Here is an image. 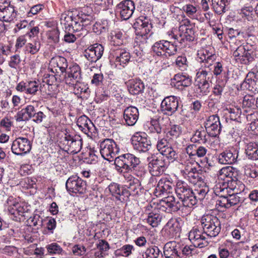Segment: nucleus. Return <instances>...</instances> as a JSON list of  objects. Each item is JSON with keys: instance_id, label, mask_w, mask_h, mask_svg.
Wrapping results in <instances>:
<instances>
[{"instance_id": "obj_1", "label": "nucleus", "mask_w": 258, "mask_h": 258, "mask_svg": "<svg viewBox=\"0 0 258 258\" xmlns=\"http://www.w3.org/2000/svg\"><path fill=\"white\" fill-rule=\"evenodd\" d=\"M140 163V159L134 155L130 153L122 154L115 157L114 165L116 170L120 173H128L130 171H136L135 174L138 176H142L145 173V172L142 167V170L137 172V168H139Z\"/></svg>"}, {"instance_id": "obj_2", "label": "nucleus", "mask_w": 258, "mask_h": 258, "mask_svg": "<svg viewBox=\"0 0 258 258\" xmlns=\"http://www.w3.org/2000/svg\"><path fill=\"white\" fill-rule=\"evenodd\" d=\"M212 73L209 71L199 69L195 82V92L197 97L207 95L210 91V79Z\"/></svg>"}, {"instance_id": "obj_3", "label": "nucleus", "mask_w": 258, "mask_h": 258, "mask_svg": "<svg viewBox=\"0 0 258 258\" xmlns=\"http://www.w3.org/2000/svg\"><path fill=\"white\" fill-rule=\"evenodd\" d=\"M201 223L204 233L208 237H216L221 231V223L216 216L204 215L201 218Z\"/></svg>"}, {"instance_id": "obj_4", "label": "nucleus", "mask_w": 258, "mask_h": 258, "mask_svg": "<svg viewBox=\"0 0 258 258\" xmlns=\"http://www.w3.org/2000/svg\"><path fill=\"white\" fill-rule=\"evenodd\" d=\"M60 146L69 153L77 154L82 149V139L80 136L71 135L66 130L60 141Z\"/></svg>"}, {"instance_id": "obj_5", "label": "nucleus", "mask_w": 258, "mask_h": 258, "mask_svg": "<svg viewBox=\"0 0 258 258\" xmlns=\"http://www.w3.org/2000/svg\"><path fill=\"white\" fill-rule=\"evenodd\" d=\"M163 156L156 154L148 157V169L152 175L159 176L167 168V164Z\"/></svg>"}, {"instance_id": "obj_6", "label": "nucleus", "mask_w": 258, "mask_h": 258, "mask_svg": "<svg viewBox=\"0 0 258 258\" xmlns=\"http://www.w3.org/2000/svg\"><path fill=\"white\" fill-rule=\"evenodd\" d=\"M152 50L158 56L167 57L175 55L177 48L175 42L162 40L154 44Z\"/></svg>"}, {"instance_id": "obj_7", "label": "nucleus", "mask_w": 258, "mask_h": 258, "mask_svg": "<svg viewBox=\"0 0 258 258\" xmlns=\"http://www.w3.org/2000/svg\"><path fill=\"white\" fill-rule=\"evenodd\" d=\"M119 148L112 139H106L100 144V153L105 160L111 161L119 153Z\"/></svg>"}, {"instance_id": "obj_8", "label": "nucleus", "mask_w": 258, "mask_h": 258, "mask_svg": "<svg viewBox=\"0 0 258 258\" xmlns=\"http://www.w3.org/2000/svg\"><path fill=\"white\" fill-rule=\"evenodd\" d=\"M175 190L178 198L181 201H184V205H189L196 203L195 197L193 195V190H191L184 181H178L176 183Z\"/></svg>"}, {"instance_id": "obj_9", "label": "nucleus", "mask_w": 258, "mask_h": 258, "mask_svg": "<svg viewBox=\"0 0 258 258\" xmlns=\"http://www.w3.org/2000/svg\"><path fill=\"white\" fill-rule=\"evenodd\" d=\"M132 143L134 150L140 153L148 152L152 146L150 140L144 133H136L132 138Z\"/></svg>"}, {"instance_id": "obj_10", "label": "nucleus", "mask_w": 258, "mask_h": 258, "mask_svg": "<svg viewBox=\"0 0 258 258\" xmlns=\"http://www.w3.org/2000/svg\"><path fill=\"white\" fill-rule=\"evenodd\" d=\"M66 186L69 192L83 194L87 188L86 182L77 175L70 176L66 181Z\"/></svg>"}, {"instance_id": "obj_11", "label": "nucleus", "mask_w": 258, "mask_h": 258, "mask_svg": "<svg viewBox=\"0 0 258 258\" xmlns=\"http://www.w3.org/2000/svg\"><path fill=\"white\" fill-rule=\"evenodd\" d=\"M77 19L79 26L76 28V33L78 37H83L88 34L89 26L93 22V19L92 16L83 13L78 14Z\"/></svg>"}, {"instance_id": "obj_12", "label": "nucleus", "mask_w": 258, "mask_h": 258, "mask_svg": "<svg viewBox=\"0 0 258 258\" xmlns=\"http://www.w3.org/2000/svg\"><path fill=\"white\" fill-rule=\"evenodd\" d=\"M206 132L211 137H216L218 136L221 130V124L219 117L216 115L209 116L204 122Z\"/></svg>"}, {"instance_id": "obj_13", "label": "nucleus", "mask_w": 258, "mask_h": 258, "mask_svg": "<svg viewBox=\"0 0 258 258\" xmlns=\"http://www.w3.org/2000/svg\"><path fill=\"white\" fill-rule=\"evenodd\" d=\"M68 67L67 60L60 56L53 57L49 61V69L53 74H58L62 76L67 73Z\"/></svg>"}, {"instance_id": "obj_14", "label": "nucleus", "mask_w": 258, "mask_h": 258, "mask_svg": "<svg viewBox=\"0 0 258 258\" xmlns=\"http://www.w3.org/2000/svg\"><path fill=\"white\" fill-rule=\"evenodd\" d=\"M31 149L30 141L26 138L19 137L15 139L11 146L12 152L17 155H23L29 153Z\"/></svg>"}, {"instance_id": "obj_15", "label": "nucleus", "mask_w": 258, "mask_h": 258, "mask_svg": "<svg viewBox=\"0 0 258 258\" xmlns=\"http://www.w3.org/2000/svg\"><path fill=\"white\" fill-rule=\"evenodd\" d=\"M64 81L69 85H74L79 83L82 79L81 70L77 64L70 66L68 72L63 75Z\"/></svg>"}, {"instance_id": "obj_16", "label": "nucleus", "mask_w": 258, "mask_h": 258, "mask_svg": "<svg viewBox=\"0 0 258 258\" xmlns=\"http://www.w3.org/2000/svg\"><path fill=\"white\" fill-rule=\"evenodd\" d=\"M178 99L174 96L165 97L161 103V111L163 114L172 115L177 110Z\"/></svg>"}, {"instance_id": "obj_17", "label": "nucleus", "mask_w": 258, "mask_h": 258, "mask_svg": "<svg viewBox=\"0 0 258 258\" xmlns=\"http://www.w3.org/2000/svg\"><path fill=\"white\" fill-rule=\"evenodd\" d=\"M205 235L203 230H200L197 227H194L188 233V237L195 246L202 248L208 245Z\"/></svg>"}, {"instance_id": "obj_18", "label": "nucleus", "mask_w": 258, "mask_h": 258, "mask_svg": "<svg viewBox=\"0 0 258 258\" xmlns=\"http://www.w3.org/2000/svg\"><path fill=\"white\" fill-rule=\"evenodd\" d=\"M157 149L160 152V154L166 157L171 161H174L178 157L176 152L168 144L167 140L164 138L158 140Z\"/></svg>"}, {"instance_id": "obj_19", "label": "nucleus", "mask_w": 258, "mask_h": 258, "mask_svg": "<svg viewBox=\"0 0 258 258\" xmlns=\"http://www.w3.org/2000/svg\"><path fill=\"white\" fill-rule=\"evenodd\" d=\"M78 14L76 15L73 12L68 11L61 14L60 21L61 25L64 26L66 29L69 31L72 30L76 33V28L79 27L77 25Z\"/></svg>"}, {"instance_id": "obj_20", "label": "nucleus", "mask_w": 258, "mask_h": 258, "mask_svg": "<svg viewBox=\"0 0 258 258\" xmlns=\"http://www.w3.org/2000/svg\"><path fill=\"white\" fill-rule=\"evenodd\" d=\"M104 47L96 43L85 50L84 56L91 63L95 62L102 57Z\"/></svg>"}, {"instance_id": "obj_21", "label": "nucleus", "mask_w": 258, "mask_h": 258, "mask_svg": "<svg viewBox=\"0 0 258 258\" xmlns=\"http://www.w3.org/2000/svg\"><path fill=\"white\" fill-rule=\"evenodd\" d=\"M135 9L134 2L131 0H124L119 3L116 7V11L124 20H128L132 16Z\"/></svg>"}, {"instance_id": "obj_22", "label": "nucleus", "mask_w": 258, "mask_h": 258, "mask_svg": "<svg viewBox=\"0 0 258 258\" xmlns=\"http://www.w3.org/2000/svg\"><path fill=\"white\" fill-rule=\"evenodd\" d=\"M198 61L202 64L200 69L204 71H209L211 72L214 62L216 61L217 56L215 54H211L207 50L203 52L198 53Z\"/></svg>"}, {"instance_id": "obj_23", "label": "nucleus", "mask_w": 258, "mask_h": 258, "mask_svg": "<svg viewBox=\"0 0 258 258\" xmlns=\"http://www.w3.org/2000/svg\"><path fill=\"white\" fill-rule=\"evenodd\" d=\"M134 28L138 34L143 36L150 32L152 25L150 19L147 17L141 16L134 23Z\"/></svg>"}, {"instance_id": "obj_24", "label": "nucleus", "mask_w": 258, "mask_h": 258, "mask_svg": "<svg viewBox=\"0 0 258 258\" xmlns=\"http://www.w3.org/2000/svg\"><path fill=\"white\" fill-rule=\"evenodd\" d=\"M125 186L128 189L130 194H138L142 189L140 180L129 173L123 174Z\"/></svg>"}, {"instance_id": "obj_25", "label": "nucleus", "mask_w": 258, "mask_h": 258, "mask_svg": "<svg viewBox=\"0 0 258 258\" xmlns=\"http://www.w3.org/2000/svg\"><path fill=\"white\" fill-rule=\"evenodd\" d=\"M174 187V183L169 179L166 177L162 178L158 181L155 189V192L157 194V196L171 193Z\"/></svg>"}, {"instance_id": "obj_26", "label": "nucleus", "mask_w": 258, "mask_h": 258, "mask_svg": "<svg viewBox=\"0 0 258 258\" xmlns=\"http://www.w3.org/2000/svg\"><path fill=\"white\" fill-rule=\"evenodd\" d=\"M184 26L181 27L180 29L179 34L173 35V37L179 43H182L185 41H193L195 38V31L193 27L184 29Z\"/></svg>"}, {"instance_id": "obj_27", "label": "nucleus", "mask_w": 258, "mask_h": 258, "mask_svg": "<svg viewBox=\"0 0 258 258\" xmlns=\"http://www.w3.org/2000/svg\"><path fill=\"white\" fill-rule=\"evenodd\" d=\"M138 109L133 106L126 108L123 112V118L126 124L129 126H133L136 124L139 118Z\"/></svg>"}, {"instance_id": "obj_28", "label": "nucleus", "mask_w": 258, "mask_h": 258, "mask_svg": "<svg viewBox=\"0 0 258 258\" xmlns=\"http://www.w3.org/2000/svg\"><path fill=\"white\" fill-rule=\"evenodd\" d=\"M237 158L238 152L236 150H226L219 154L218 160L222 164H231L236 162Z\"/></svg>"}, {"instance_id": "obj_29", "label": "nucleus", "mask_w": 258, "mask_h": 258, "mask_svg": "<svg viewBox=\"0 0 258 258\" xmlns=\"http://www.w3.org/2000/svg\"><path fill=\"white\" fill-rule=\"evenodd\" d=\"M116 55L114 64L118 69L124 67L125 65L130 61V54L124 49L118 50L116 52Z\"/></svg>"}, {"instance_id": "obj_30", "label": "nucleus", "mask_w": 258, "mask_h": 258, "mask_svg": "<svg viewBox=\"0 0 258 258\" xmlns=\"http://www.w3.org/2000/svg\"><path fill=\"white\" fill-rule=\"evenodd\" d=\"M164 254L166 258H181L174 241H170L165 244L164 247Z\"/></svg>"}, {"instance_id": "obj_31", "label": "nucleus", "mask_w": 258, "mask_h": 258, "mask_svg": "<svg viewBox=\"0 0 258 258\" xmlns=\"http://www.w3.org/2000/svg\"><path fill=\"white\" fill-rule=\"evenodd\" d=\"M172 84H174L175 87L179 90H182L183 88L189 86L191 84V79L188 76L183 75L180 74H177L174 77Z\"/></svg>"}, {"instance_id": "obj_32", "label": "nucleus", "mask_w": 258, "mask_h": 258, "mask_svg": "<svg viewBox=\"0 0 258 258\" xmlns=\"http://www.w3.org/2000/svg\"><path fill=\"white\" fill-rule=\"evenodd\" d=\"M161 205L165 207L169 212H176L180 210L181 203L175 200V198L168 196L165 197L161 202Z\"/></svg>"}, {"instance_id": "obj_33", "label": "nucleus", "mask_w": 258, "mask_h": 258, "mask_svg": "<svg viewBox=\"0 0 258 258\" xmlns=\"http://www.w3.org/2000/svg\"><path fill=\"white\" fill-rule=\"evenodd\" d=\"M77 124L85 134L91 133L94 126L92 121L86 115L80 116L77 119Z\"/></svg>"}, {"instance_id": "obj_34", "label": "nucleus", "mask_w": 258, "mask_h": 258, "mask_svg": "<svg viewBox=\"0 0 258 258\" xmlns=\"http://www.w3.org/2000/svg\"><path fill=\"white\" fill-rule=\"evenodd\" d=\"M209 191V187L204 182H201L199 184L195 185V188L193 190L194 196L195 197L196 204L198 200H202Z\"/></svg>"}, {"instance_id": "obj_35", "label": "nucleus", "mask_w": 258, "mask_h": 258, "mask_svg": "<svg viewBox=\"0 0 258 258\" xmlns=\"http://www.w3.org/2000/svg\"><path fill=\"white\" fill-rule=\"evenodd\" d=\"M128 90L133 95L142 92L145 88L144 84L140 80H131L127 82Z\"/></svg>"}, {"instance_id": "obj_36", "label": "nucleus", "mask_w": 258, "mask_h": 258, "mask_svg": "<svg viewBox=\"0 0 258 258\" xmlns=\"http://www.w3.org/2000/svg\"><path fill=\"white\" fill-rule=\"evenodd\" d=\"M212 2L215 13L221 15L226 12V7L230 4V0H212Z\"/></svg>"}, {"instance_id": "obj_37", "label": "nucleus", "mask_w": 258, "mask_h": 258, "mask_svg": "<svg viewBox=\"0 0 258 258\" xmlns=\"http://www.w3.org/2000/svg\"><path fill=\"white\" fill-rule=\"evenodd\" d=\"M40 47L41 42L39 39L37 38L26 44L25 51L26 53L35 54L39 51Z\"/></svg>"}, {"instance_id": "obj_38", "label": "nucleus", "mask_w": 258, "mask_h": 258, "mask_svg": "<svg viewBox=\"0 0 258 258\" xmlns=\"http://www.w3.org/2000/svg\"><path fill=\"white\" fill-rule=\"evenodd\" d=\"M148 215L147 223L153 227L157 226L161 222L162 218L158 210H154L153 211L148 213Z\"/></svg>"}, {"instance_id": "obj_39", "label": "nucleus", "mask_w": 258, "mask_h": 258, "mask_svg": "<svg viewBox=\"0 0 258 258\" xmlns=\"http://www.w3.org/2000/svg\"><path fill=\"white\" fill-rule=\"evenodd\" d=\"M245 153L248 158L253 160H258V147L254 143H250L247 145Z\"/></svg>"}, {"instance_id": "obj_40", "label": "nucleus", "mask_w": 258, "mask_h": 258, "mask_svg": "<svg viewBox=\"0 0 258 258\" xmlns=\"http://www.w3.org/2000/svg\"><path fill=\"white\" fill-rule=\"evenodd\" d=\"M43 82L46 83L48 85H52L55 83H60L64 81V78L61 75L57 74H45L44 76Z\"/></svg>"}, {"instance_id": "obj_41", "label": "nucleus", "mask_w": 258, "mask_h": 258, "mask_svg": "<svg viewBox=\"0 0 258 258\" xmlns=\"http://www.w3.org/2000/svg\"><path fill=\"white\" fill-rule=\"evenodd\" d=\"M0 15L2 17L4 21L9 22L15 18L16 13L13 6L11 5L2 12Z\"/></svg>"}, {"instance_id": "obj_42", "label": "nucleus", "mask_w": 258, "mask_h": 258, "mask_svg": "<svg viewBox=\"0 0 258 258\" xmlns=\"http://www.w3.org/2000/svg\"><path fill=\"white\" fill-rule=\"evenodd\" d=\"M184 175L185 178L191 183L194 185H197L201 182H203L202 178L200 176L199 172L196 169L195 171H191L187 173Z\"/></svg>"}, {"instance_id": "obj_43", "label": "nucleus", "mask_w": 258, "mask_h": 258, "mask_svg": "<svg viewBox=\"0 0 258 258\" xmlns=\"http://www.w3.org/2000/svg\"><path fill=\"white\" fill-rule=\"evenodd\" d=\"M160 255H162V252L156 246L148 247L143 255L144 258H159Z\"/></svg>"}, {"instance_id": "obj_44", "label": "nucleus", "mask_w": 258, "mask_h": 258, "mask_svg": "<svg viewBox=\"0 0 258 258\" xmlns=\"http://www.w3.org/2000/svg\"><path fill=\"white\" fill-rule=\"evenodd\" d=\"M13 212L9 211V213L13 215L15 218H17L18 216L24 217V214L27 211V207L23 204L20 203L13 207Z\"/></svg>"}, {"instance_id": "obj_45", "label": "nucleus", "mask_w": 258, "mask_h": 258, "mask_svg": "<svg viewBox=\"0 0 258 258\" xmlns=\"http://www.w3.org/2000/svg\"><path fill=\"white\" fill-rule=\"evenodd\" d=\"M206 133L204 131L197 130L191 138L193 143H205L207 141Z\"/></svg>"}, {"instance_id": "obj_46", "label": "nucleus", "mask_w": 258, "mask_h": 258, "mask_svg": "<svg viewBox=\"0 0 258 258\" xmlns=\"http://www.w3.org/2000/svg\"><path fill=\"white\" fill-rule=\"evenodd\" d=\"M110 193L114 196L124 195L127 193L125 189L117 183H111L108 186Z\"/></svg>"}, {"instance_id": "obj_47", "label": "nucleus", "mask_w": 258, "mask_h": 258, "mask_svg": "<svg viewBox=\"0 0 258 258\" xmlns=\"http://www.w3.org/2000/svg\"><path fill=\"white\" fill-rule=\"evenodd\" d=\"M174 64L176 68H178L180 70L182 71L186 70L188 67L186 57L184 55L178 56L176 58Z\"/></svg>"}, {"instance_id": "obj_48", "label": "nucleus", "mask_w": 258, "mask_h": 258, "mask_svg": "<svg viewBox=\"0 0 258 258\" xmlns=\"http://www.w3.org/2000/svg\"><path fill=\"white\" fill-rule=\"evenodd\" d=\"M253 78H254V73H249L243 83V85L249 90H252L256 85V82Z\"/></svg>"}, {"instance_id": "obj_49", "label": "nucleus", "mask_w": 258, "mask_h": 258, "mask_svg": "<svg viewBox=\"0 0 258 258\" xmlns=\"http://www.w3.org/2000/svg\"><path fill=\"white\" fill-rule=\"evenodd\" d=\"M181 133V128L178 125H173L168 129L166 136L170 139H175L178 137Z\"/></svg>"}, {"instance_id": "obj_50", "label": "nucleus", "mask_w": 258, "mask_h": 258, "mask_svg": "<svg viewBox=\"0 0 258 258\" xmlns=\"http://www.w3.org/2000/svg\"><path fill=\"white\" fill-rule=\"evenodd\" d=\"M242 105L244 107L250 109H255L256 107L255 99L251 95H245L244 97Z\"/></svg>"}, {"instance_id": "obj_51", "label": "nucleus", "mask_w": 258, "mask_h": 258, "mask_svg": "<svg viewBox=\"0 0 258 258\" xmlns=\"http://www.w3.org/2000/svg\"><path fill=\"white\" fill-rule=\"evenodd\" d=\"M111 41L114 45H120L123 43V35L119 31H115L111 33Z\"/></svg>"}, {"instance_id": "obj_52", "label": "nucleus", "mask_w": 258, "mask_h": 258, "mask_svg": "<svg viewBox=\"0 0 258 258\" xmlns=\"http://www.w3.org/2000/svg\"><path fill=\"white\" fill-rule=\"evenodd\" d=\"M40 88L38 83L36 81H29L27 83L26 93L35 95Z\"/></svg>"}, {"instance_id": "obj_53", "label": "nucleus", "mask_w": 258, "mask_h": 258, "mask_svg": "<svg viewBox=\"0 0 258 258\" xmlns=\"http://www.w3.org/2000/svg\"><path fill=\"white\" fill-rule=\"evenodd\" d=\"M244 174L247 177L254 178L258 176V168L250 165L244 167Z\"/></svg>"}, {"instance_id": "obj_54", "label": "nucleus", "mask_w": 258, "mask_h": 258, "mask_svg": "<svg viewBox=\"0 0 258 258\" xmlns=\"http://www.w3.org/2000/svg\"><path fill=\"white\" fill-rule=\"evenodd\" d=\"M233 169L232 167L227 166L222 168L219 171V176L222 179H224L225 177H232L233 175Z\"/></svg>"}, {"instance_id": "obj_55", "label": "nucleus", "mask_w": 258, "mask_h": 258, "mask_svg": "<svg viewBox=\"0 0 258 258\" xmlns=\"http://www.w3.org/2000/svg\"><path fill=\"white\" fill-rule=\"evenodd\" d=\"M59 31L57 29H53L47 32V38L49 42L56 43L59 41Z\"/></svg>"}, {"instance_id": "obj_56", "label": "nucleus", "mask_w": 258, "mask_h": 258, "mask_svg": "<svg viewBox=\"0 0 258 258\" xmlns=\"http://www.w3.org/2000/svg\"><path fill=\"white\" fill-rule=\"evenodd\" d=\"M47 252L50 254H60L62 251L61 247L56 243H52L46 246Z\"/></svg>"}, {"instance_id": "obj_57", "label": "nucleus", "mask_w": 258, "mask_h": 258, "mask_svg": "<svg viewBox=\"0 0 258 258\" xmlns=\"http://www.w3.org/2000/svg\"><path fill=\"white\" fill-rule=\"evenodd\" d=\"M255 56L254 52L251 49H245L242 62L244 64H247L253 60Z\"/></svg>"}, {"instance_id": "obj_58", "label": "nucleus", "mask_w": 258, "mask_h": 258, "mask_svg": "<svg viewBox=\"0 0 258 258\" xmlns=\"http://www.w3.org/2000/svg\"><path fill=\"white\" fill-rule=\"evenodd\" d=\"M216 206L218 208L219 207L224 208H230L227 195H221L219 196V199L216 202Z\"/></svg>"}, {"instance_id": "obj_59", "label": "nucleus", "mask_w": 258, "mask_h": 258, "mask_svg": "<svg viewBox=\"0 0 258 258\" xmlns=\"http://www.w3.org/2000/svg\"><path fill=\"white\" fill-rule=\"evenodd\" d=\"M182 10L185 12L186 15L192 18L197 12V8L190 4H187L183 7Z\"/></svg>"}, {"instance_id": "obj_60", "label": "nucleus", "mask_w": 258, "mask_h": 258, "mask_svg": "<svg viewBox=\"0 0 258 258\" xmlns=\"http://www.w3.org/2000/svg\"><path fill=\"white\" fill-rule=\"evenodd\" d=\"M19 199L13 196H10L7 200V206L8 211L13 212V207L20 204Z\"/></svg>"}, {"instance_id": "obj_61", "label": "nucleus", "mask_w": 258, "mask_h": 258, "mask_svg": "<svg viewBox=\"0 0 258 258\" xmlns=\"http://www.w3.org/2000/svg\"><path fill=\"white\" fill-rule=\"evenodd\" d=\"M181 163L185 166L184 170H183L184 174L193 171H195L196 169H197L194 166L195 163L192 161H190L188 160H186L185 161L182 160Z\"/></svg>"}, {"instance_id": "obj_62", "label": "nucleus", "mask_w": 258, "mask_h": 258, "mask_svg": "<svg viewBox=\"0 0 258 258\" xmlns=\"http://www.w3.org/2000/svg\"><path fill=\"white\" fill-rule=\"evenodd\" d=\"M28 222L31 223L34 226H38L41 227L42 226L43 219L39 215L34 214L29 219Z\"/></svg>"}, {"instance_id": "obj_63", "label": "nucleus", "mask_w": 258, "mask_h": 258, "mask_svg": "<svg viewBox=\"0 0 258 258\" xmlns=\"http://www.w3.org/2000/svg\"><path fill=\"white\" fill-rule=\"evenodd\" d=\"M246 48L244 46L240 45L233 52V55L236 59L242 61Z\"/></svg>"}, {"instance_id": "obj_64", "label": "nucleus", "mask_w": 258, "mask_h": 258, "mask_svg": "<svg viewBox=\"0 0 258 258\" xmlns=\"http://www.w3.org/2000/svg\"><path fill=\"white\" fill-rule=\"evenodd\" d=\"M226 195L230 207L236 205L240 201V198L237 195V193Z\"/></svg>"}]
</instances>
